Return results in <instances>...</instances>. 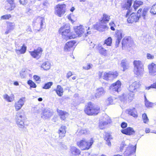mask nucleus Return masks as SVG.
I'll return each instance as SVG.
<instances>
[{
    "label": "nucleus",
    "mask_w": 156,
    "mask_h": 156,
    "mask_svg": "<svg viewBox=\"0 0 156 156\" xmlns=\"http://www.w3.org/2000/svg\"><path fill=\"white\" fill-rule=\"evenodd\" d=\"M57 112L60 117V118L62 120H64L69 115L68 113L65 111L58 109Z\"/></svg>",
    "instance_id": "nucleus-21"
},
{
    "label": "nucleus",
    "mask_w": 156,
    "mask_h": 156,
    "mask_svg": "<svg viewBox=\"0 0 156 156\" xmlns=\"http://www.w3.org/2000/svg\"><path fill=\"white\" fill-rule=\"evenodd\" d=\"M25 101V98L22 97L20 98L18 101L15 102L14 104V107L16 111H18L21 109L24 105Z\"/></svg>",
    "instance_id": "nucleus-10"
},
{
    "label": "nucleus",
    "mask_w": 156,
    "mask_h": 156,
    "mask_svg": "<svg viewBox=\"0 0 156 156\" xmlns=\"http://www.w3.org/2000/svg\"><path fill=\"white\" fill-rule=\"evenodd\" d=\"M142 119L144 122L145 123H147L149 122V119H148L147 115L146 113H144L142 115Z\"/></svg>",
    "instance_id": "nucleus-45"
},
{
    "label": "nucleus",
    "mask_w": 156,
    "mask_h": 156,
    "mask_svg": "<svg viewBox=\"0 0 156 156\" xmlns=\"http://www.w3.org/2000/svg\"><path fill=\"white\" fill-rule=\"evenodd\" d=\"M104 118L103 120L100 122L99 126L101 129H103L104 128V126L110 123L111 120L109 117L106 115L104 117Z\"/></svg>",
    "instance_id": "nucleus-15"
},
{
    "label": "nucleus",
    "mask_w": 156,
    "mask_h": 156,
    "mask_svg": "<svg viewBox=\"0 0 156 156\" xmlns=\"http://www.w3.org/2000/svg\"><path fill=\"white\" fill-rule=\"evenodd\" d=\"M11 17L10 14H6L5 15L2 16L1 17V19L3 20H8Z\"/></svg>",
    "instance_id": "nucleus-54"
},
{
    "label": "nucleus",
    "mask_w": 156,
    "mask_h": 156,
    "mask_svg": "<svg viewBox=\"0 0 156 156\" xmlns=\"http://www.w3.org/2000/svg\"><path fill=\"white\" fill-rule=\"evenodd\" d=\"M141 9H140L138 11L137 14V15H140V18L141 17V13H142V11Z\"/></svg>",
    "instance_id": "nucleus-61"
},
{
    "label": "nucleus",
    "mask_w": 156,
    "mask_h": 156,
    "mask_svg": "<svg viewBox=\"0 0 156 156\" xmlns=\"http://www.w3.org/2000/svg\"><path fill=\"white\" fill-rule=\"evenodd\" d=\"M104 48L105 47H103V45L102 46H99L98 48L100 53L104 56H106L107 54V50Z\"/></svg>",
    "instance_id": "nucleus-33"
},
{
    "label": "nucleus",
    "mask_w": 156,
    "mask_h": 156,
    "mask_svg": "<svg viewBox=\"0 0 156 156\" xmlns=\"http://www.w3.org/2000/svg\"><path fill=\"white\" fill-rule=\"evenodd\" d=\"M140 85V84L139 82L135 81L129 86V90L130 92H135L136 89L139 87Z\"/></svg>",
    "instance_id": "nucleus-17"
},
{
    "label": "nucleus",
    "mask_w": 156,
    "mask_h": 156,
    "mask_svg": "<svg viewBox=\"0 0 156 156\" xmlns=\"http://www.w3.org/2000/svg\"><path fill=\"white\" fill-rule=\"evenodd\" d=\"M41 67L44 70H48L50 68V63L49 62H45L41 65Z\"/></svg>",
    "instance_id": "nucleus-35"
},
{
    "label": "nucleus",
    "mask_w": 156,
    "mask_h": 156,
    "mask_svg": "<svg viewBox=\"0 0 156 156\" xmlns=\"http://www.w3.org/2000/svg\"><path fill=\"white\" fill-rule=\"evenodd\" d=\"M72 75V73L71 71H69L67 74L66 77L67 78H69Z\"/></svg>",
    "instance_id": "nucleus-62"
},
{
    "label": "nucleus",
    "mask_w": 156,
    "mask_h": 156,
    "mask_svg": "<svg viewBox=\"0 0 156 156\" xmlns=\"http://www.w3.org/2000/svg\"><path fill=\"white\" fill-rule=\"evenodd\" d=\"M136 149V145L135 146L131 145L127 147L126 151L124 153V156H129L133 153H135Z\"/></svg>",
    "instance_id": "nucleus-11"
},
{
    "label": "nucleus",
    "mask_w": 156,
    "mask_h": 156,
    "mask_svg": "<svg viewBox=\"0 0 156 156\" xmlns=\"http://www.w3.org/2000/svg\"><path fill=\"white\" fill-rule=\"evenodd\" d=\"M147 58L148 59H152L154 58V56L153 55L148 53L147 54Z\"/></svg>",
    "instance_id": "nucleus-56"
},
{
    "label": "nucleus",
    "mask_w": 156,
    "mask_h": 156,
    "mask_svg": "<svg viewBox=\"0 0 156 156\" xmlns=\"http://www.w3.org/2000/svg\"><path fill=\"white\" fill-rule=\"evenodd\" d=\"M127 126V123H126L125 122H122L121 124V126L123 129L126 128Z\"/></svg>",
    "instance_id": "nucleus-58"
},
{
    "label": "nucleus",
    "mask_w": 156,
    "mask_h": 156,
    "mask_svg": "<svg viewBox=\"0 0 156 156\" xmlns=\"http://www.w3.org/2000/svg\"><path fill=\"white\" fill-rule=\"evenodd\" d=\"M42 51V49L41 47H38L37 49H35L33 51H30V53L33 58H39L41 57Z\"/></svg>",
    "instance_id": "nucleus-9"
},
{
    "label": "nucleus",
    "mask_w": 156,
    "mask_h": 156,
    "mask_svg": "<svg viewBox=\"0 0 156 156\" xmlns=\"http://www.w3.org/2000/svg\"><path fill=\"white\" fill-rule=\"evenodd\" d=\"M124 34L122 30H118L116 33L115 39L116 40L115 47H118L122 38L124 37Z\"/></svg>",
    "instance_id": "nucleus-8"
},
{
    "label": "nucleus",
    "mask_w": 156,
    "mask_h": 156,
    "mask_svg": "<svg viewBox=\"0 0 156 156\" xmlns=\"http://www.w3.org/2000/svg\"><path fill=\"white\" fill-rule=\"evenodd\" d=\"M107 102L108 103V105H112L115 104V102L113 100V99L112 97L108 98V99Z\"/></svg>",
    "instance_id": "nucleus-50"
},
{
    "label": "nucleus",
    "mask_w": 156,
    "mask_h": 156,
    "mask_svg": "<svg viewBox=\"0 0 156 156\" xmlns=\"http://www.w3.org/2000/svg\"><path fill=\"white\" fill-rule=\"evenodd\" d=\"M150 131V129L149 128H146L145 130V132L146 133H148Z\"/></svg>",
    "instance_id": "nucleus-64"
},
{
    "label": "nucleus",
    "mask_w": 156,
    "mask_h": 156,
    "mask_svg": "<svg viewBox=\"0 0 156 156\" xmlns=\"http://www.w3.org/2000/svg\"><path fill=\"white\" fill-rule=\"evenodd\" d=\"M148 11V9L147 8H144L142 14H141V17L142 16L143 17V19H145L146 15Z\"/></svg>",
    "instance_id": "nucleus-49"
},
{
    "label": "nucleus",
    "mask_w": 156,
    "mask_h": 156,
    "mask_svg": "<svg viewBox=\"0 0 156 156\" xmlns=\"http://www.w3.org/2000/svg\"><path fill=\"white\" fill-rule=\"evenodd\" d=\"M70 27L69 24H65L62 26L59 30V32L63 37L66 39L68 38L71 39L74 38L70 34Z\"/></svg>",
    "instance_id": "nucleus-1"
},
{
    "label": "nucleus",
    "mask_w": 156,
    "mask_h": 156,
    "mask_svg": "<svg viewBox=\"0 0 156 156\" xmlns=\"http://www.w3.org/2000/svg\"><path fill=\"white\" fill-rule=\"evenodd\" d=\"M27 83L31 87L33 88H36V85L35 83L31 80H28L27 81Z\"/></svg>",
    "instance_id": "nucleus-48"
},
{
    "label": "nucleus",
    "mask_w": 156,
    "mask_h": 156,
    "mask_svg": "<svg viewBox=\"0 0 156 156\" xmlns=\"http://www.w3.org/2000/svg\"><path fill=\"white\" fill-rule=\"evenodd\" d=\"M140 15H137V14L135 13H133L127 19L128 22L129 23H132L134 22H136L139 20Z\"/></svg>",
    "instance_id": "nucleus-13"
},
{
    "label": "nucleus",
    "mask_w": 156,
    "mask_h": 156,
    "mask_svg": "<svg viewBox=\"0 0 156 156\" xmlns=\"http://www.w3.org/2000/svg\"><path fill=\"white\" fill-rule=\"evenodd\" d=\"M20 3L21 4L24 5L26 4L27 2V0H20Z\"/></svg>",
    "instance_id": "nucleus-60"
},
{
    "label": "nucleus",
    "mask_w": 156,
    "mask_h": 156,
    "mask_svg": "<svg viewBox=\"0 0 156 156\" xmlns=\"http://www.w3.org/2000/svg\"><path fill=\"white\" fill-rule=\"evenodd\" d=\"M23 113L20 112L16 113L15 119L17 125L20 128L24 127V120L23 119Z\"/></svg>",
    "instance_id": "nucleus-5"
},
{
    "label": "nucleus",
    "mask_w": 156,
    "mask_h": 156,
    "mask_svg": "<svg viewBox=\"0 0 156 156\" xmlns=\"http://www.w3.org/2000/svg\"><path fill=\"white\" fill-rule=\"evenodd\" d=\"M60 147L62 150H66L67 149V147L65 144L61 143L60 144Z\"/></svg>",
    "instance_id": "nucleus-57"
},
{
    "label": "nucleus",
    "mask_w": 156,
    "mask_h": 156,
    "mask_svg": "<svg viewBox=\"0 0 156 156\" xmlns=\"http://www.w3.org/2000/svg\"><path fill=\"white\" fill-rule=\"evenodd\" d=\"M151 38L149 36H146V37H144L143 42L144 44H147L149 43L151 41Z\"/></svg>",
    "instance_id": "nucleus-44"
},
{
    "label": "nucleus",
    "mask_w": 156,
    "mask_h": 156,
    "mask_svg": "<svg viewBox=\"0 0 156 156\" xmlns=\"http://www.w3.org/2000/svg\"><path fill=\"white\" fill-rule=\"evenodd\" d=\"M92 66V65L90 63H87L86 66H83V68L85 70H88L90 69L91 67Z\"/></svg>",
    "instance_id": "nucleus-55"
},
{
    "label": "nucleus",
    "mask_w": 156,
    "mask_h": 156,
    "mask_svg": "<svg viewBox=\"0 0 156 156\" xmlns=\"http://www.w3.org/2000/svg\"><path fill=\"white\" fill-rule=\"evenodd\" d=\"M145 106L148 108L152 107L153 105V103L150 102L148 100L146 101L145 102Z\"/></svg>",
    "instance_id": "nucleus-51"
},
{
    "label": "nucleus",
    "mask_w": 156,
    "mask_h": 156,
    "mask_svg": "<svg viewBox=\"0 0 156 156\" xmlns=\"http://www.w3.org/2000/svg\"><path fill=\"white\" fill-rule=\"evenodd\" d=\"M58 133L59 134V137L62 138L65 136L66 133V127L65 126H62L59 129Z\"/></svg>",
    "instance_id": "nucleus-19"
},
{
    "label": "nucleus",
    "mask_w": 156,
    "mask_h": 156,
    "mask_svg": "<svg viewBox=\"0 0 156 156\" xmlns=\"http://www.w3.org/2000/svg\"><path fill=\"white\" fill-rule=\"evenodd\" d=\"M110 16L105 13L103 14L102 19L100 21L101 24H106L110 20Z\"/></svg>",
    "instance_id": "nucleus-22"
},
{
    "label": "nucleus",
    "mask_w": 156,
    "mask_h": 156,
    "mask_svg": "<svg viewBox=\"0 0 156 156\" xmlns=\"http://www.w3.org/2000/svg\"><path fill=\"white\" fill-rule=\"evenodd\" d=\"M53 114L52 112L48 109H44L43 111L41 118L43 119H47L50 118Z\"/></svg>",
    "instance_id": "nucleus-16"
},
{
    "label": "nucleus",
    "mask_w": 156,
    "mask_h": 156,
    "mask_svg": "<svg viewBox=\"0 0 156 156\" xmlns=\"http://www.w3.org/2000/svg\"><path fill=\"white\" fill-rule=\"evenodd\" d=\"M133 71L135 75L138 76H142L143 74L144 68L141 62L139 60H135L133 62Z\"/></svg>",
    "instance_id": "nucleus-2"
},
{
    "label": "nucleus",
    "mask_w": 156,
    "mask_h": 156,
    "mask_svg": "<svg viewBox=\"0 0 156 156\" xmlns=\"http://www.w3.org/2000/svg\"><path fill=\"white\" fill-rule=\"evenodd\" d=\"M105 94V91L103 87L98 88L96 90V93L95 94L96 98H99Z\"/></svg>",
    "instance_id": "nucleus-27"
},
{
    "label": "nucleus",
    "mask_w": 156,
    "mask_h": 156,
    "mask_svg": "<svg viewBox=\"0 0 156 156\" xmlns=\"http://www.w3.org/2000/svg\"><path fill=\"white\" fill-rule=\"evenodd\" d=\"M121 132L123 134L128 135H131L134 133L135 132L133 128L128 127L127 128L121 130Z\"/></svg>",
    "instance_id": "nucleus-18"
},
{
    "label": "nucleus",
    "mask_w": 156,
    "mask_h": 156,
    "mask_svg": "<svg viewBox=\"0 0 156 156\" xmlns=\"http://www.w3.org/2000/svg\"><path fill=\"white\" fill-rule=\"evenodd\" d=\"M15 26V25L13 23H9L7 24V30L11 31L14 29Z\"/></svg>",
    "instance_id": "nucleus-43"
},
{
    "label": "nucleus",
    "mask_w": 156,
    "mask_h": 156,
    "mask_svg": "<svg viewBox=\"0 0 156 156\" xmlns=\"http://www.w3.org/2000/svg\"><path fill=\"white\" fill-rule=\"evenodd\" d=\"M121 82L119 80L117 81L115 83H113L110 86V88L113 91L119 92L121 90Z\"/></svg>",
    "instance_id": "nucleus-14"
},
{
    "label": "nucleus",
    "mask_w": 156,
    "mask_h": 156,
    "mask_svg": "<svg viewBox=\"0 0 156 156\" xmlns=\"http://www.w3.org/2000/svg\"><path fill=\"white\" fill-rule=\"evenodd\" d=\"M104 138L105 140L106 141L108 146H111V144L110 140L112 139L111 136L108 133H106L104 137Z\"/></svg>",
    "instance_id": "nucleus-30"
},
{
    "label": "nucleus",
    "mask_w": 156,
    "mask_h": 156,
    "mask_svg": "<svg viewBox=\"0 0 156 156\" xmlns=\"http://www.w3.org/2000/svg\"><path fill=\"white\" fill-rule=\"evenodd\" d=\"M75 31L76 34L79 37H80L84 32V29L83 28V26L80 25L75 29Z\"/></svg>",
    "instance_id": "nucleus-20"
},
{
    "label": "nucleus",
    "mask_w": 156,
    "mask_h": 156,
    "mask_svg": "<svg viewBox=\"0 0 156 156\" xmlns=\"http://www.w3.org/2000/svg\"><path fill=\"white\" fill-rule=\"evenodd\" d=\"M27 75V71L26 70L22 71L20 74V75L22 78H24L26 77Z\"/></svg>",
    "instance_id": "nucleus-52"
},
{
    "label": "nucleus",
    "mask_w": 156,
    "mask_h": 156,
    "mask_svg": "<svg viewBox=\"0 0 156 156\" xmlns=\"http://www.w3.org/2000/svg\"><path fill=\"white\" fill-rule=\"evenodd\" d=\"M143 2L140 1L136 0L135 1L133 6L134 9L136 10L137 8L140 5H142Z\"/></svg>",
    "instance_id": "nucleus-42"
},
{
    "label": "nucleus",
    "mask_w": 156,
    "mask_h": 156,
    "mask_svg": "<svg viewBox=\"0 0 156 156\" xmlns=\"http://www.w3.org/2000/svg\"><path fill=\"white\" fill-rule=\"evenodd\" d=\"M26 49V47L23 45L20 49H16V52L17 54H23L25 52Z\"/></svg>",
    "instance_id": "nucleus-37"
},
{
    "label": "nucleus",
    "mask_w": 156,
    "mask_h": 156,
    "mask_svg": "<svg viewBox=\"0 0 156 156\" xmlns=\"http://www.w3.org/2000/svg\"><path fill=\"white\" fill-rule=\"evenodd\" d=\"M118 75V73L116 71H109L104 73L103 78L106 80H112L116 78Z\"/></svg>",
    "instance_id": "nucleus-6"
},
{
    "label": "nucleus",
    "mask_w": 156,
    "mask_h": 156,
    "mask_svg": "<svg viewBox=\"0 0 156 156\" xmlns=\"http://www.w3.org/2000/svg\"><path fill=\"white\" fill-rule=\"evenodd\" d=\"M34 80L40 82L41 81L40 78V77L37 75H34L33 76Z\"/></svg>",
    "instance_id": "nucleus-59"
},
{
    "label": "nucleus",
    "mask_w": 156,
    "mask_h": 156,
    "mask_svg": "<svg viewBox=\"0 0 156 156\" xmlns=\"http://www.w3.org/2000/svg\"><path fill=\"white\" fill-rule=\"evenodd\" d=\"M148 68L149 75L152 76H156V64L152 63L148 65Z\"/></svg>",
    "instance_id": "nucleus-12"
},
{
    "label": "nucleus",
    "mask_w": 156,
    "mask_h": 156,
    "mask_svg": "<svg viewBox=\"0 0 156 156\" xmlns=\"http://www.w3.org/2000/svg\"><path fill=\"white\" fill-rule=\"evenodd\" d=\"M150 12L154 15L156 14V4L152 6Z\"/></svg>",
    "instance_id": "nucleus-47"
},
{
    "label": "nucleus",
    "mask_w": 156,
    "mask_h": 156,
    "mask_svg": "<svg viewBox=\"0 0 156 156\" xmlns=\"http://www.w3.org/2000/svg\"><path fill=\"white\" fill-rule=\"evenodd\" d=\"M121 65L122 67L123 68V71H124L128 68V63L127 62V60L125 59L123 60L122 61Z\"/></svg>",
    "instance_id": "nucleus-40"
},
{
    "label": "nucleus",
    "mask_w": 156,
    "mask_h": 156,
    "mask_svg": "<svg viewBox=\"0 0 156 156\" xmlns=\"http://www.w3.org/2000/svg\"><path fill=\"white\" fill-rule=\"evenodd\" d=\"M70 151L72 154L76 155L80 154V151L79 150L74 147H72L70 149Z\"/></svg>",
    "instance_id": "nucleus-32"
},
{
    "label": "nucleus",
    "mask_w": 156,
    "mask_h": 156,
    "mask_svg": "<svg viewBox=\"0 0 156 156\" xmlns=\"http://www.w3.org/2000/svg\"><path fill=\"white\" fill-rule=\"evenodd\" d=\"M126 146L125 144H122V145H121L120 147V150L121 151H122L123 149V147Z\"/></svg>",
    "instance_id": "nucleus-63"
},
{
    "label": "nucleus",
    "mask_w": 156,
    "mask_h": 156,
    "mask_svg": "<svg viewBox=\"0 0 156 156\" xmlns=\"http://www.w3.org/2000/svg\"><path fill=\"white\" fill-rule=\"evenodd\" d=\"M99 108L97 107L91 102H89L85 108L84 112L89 115H96L99 112Z\"/></svg>",
    "instance_id": "nucleus-3"
},
{
    "label": "nucleus",
    "mask_w": 156,
    "mask_h": 156,
    "mask_svg": "<svg viewBox=\"0 0 156 156\" xmlns=\"http://www.w3.org/2000/svg\"><path fill=\"white\" fill-rule=\"evenodd\" d=\"M6 1L8 2L10 6L9 8H7V7H6V9L9 10H12L15 7V5L14 2V0H6Z\"/></svg>",
    "instance_id": "nucleus-31"
},
{
    "label": "nucleus",
    "mask_w": 156,
    "mask_h": 156,
    "mask_svg": "<svg viewBox=\"0 0 156 156\" xmlns=\"http://www.w3.org/2000/svg\"><path fill=\"white\" fill-rule=\"evenodd\" d=\"M54 90L55 91L56 93L59 96H61L63 95V90L61 86L58 85L56 89H55Z\"/></svg>",
    "instance_id": "nucleus-29"
},
{
    "label": "nucleus",
    "mask_w": 156,
    "mask_h": 156,
    "mask_svg": "<svg viewBox=\"0 0 156 156\" xmlns=\"http://www.w3.org/2000/svg\"><path fill=\"white\" fill-rule=\"evenodd\" d=\"M76 42L73 41H70L67 42L65 46L64 49L65 51H69L71 48L74 46Z\"/></svg>",
    "instance_id": "nucleus-25"
},
{
    "label": "nucleus",
    "mask_w": 156,
    "mask_h": 156,
    "mask_svg": "<svg viewBox=\"0 0 156 156\" xmlns=\"http://www.w3.org/2000/svg\"><path fill=\"white\" fill-rule=\"evenodd\" d=\"M112 42V40L111 37H109L105 41L104 43L103 44L104 47L106 48V46H110L111 45Z\"/></svg>",
    "instance_id": "nucleus-34"
},
{
    "label": "nucleus",
    "mask_w": 156,
    "mask_h": 156,
    "mask_svg": "<svg viewBox=\"0 0 156 156\" xmlns=\"http://www.w3.org/2000/svg\"><path fill=\"white\" fill-rule=\"evenodd\" d=\"M133 0H127L126 2L125 1L123 2L122 5V8L126 9L127 10H129L131 6L132 2Z\"/></svg>",
    "instance_id": "nucleus-23"
},
{
    "label": "nucleus",
    "mask_w": 156,
    "mask_h": 156,
    "mask_svg": "<svg viewBox=\"0 0 156 156\" xmlns=\"http://www.w3.org/2000/svg\"><path fill=\"white\" fill-rule=\"evenodd\" d=\"M3 98L8 102H11L14 100V95L12 94L10 96H9L7 94H5L3 95Z\"/></svg>",
    "instance_id": "nucleus-26"
},
{
    "label": "nucleus",
    "mask_w": 156,
    "mask_h": 156,
    "mask_svg": "<svg viewBox=\"0 0 156 156\" xmlns=\"http://www.w3.org/2000/svg\"><path fill=\"white\" fill-rule=\"evenodd\" d=\"M128 113L129 115L134 117H137V112L136 111L135 108H134L129 109Z\"/></svg>",
    "instance_id": "nucleus-36"
},
{
    "label": "nucleus",
    "mask_w": 156,
    "mask_h": 156,
    "mask_svg": "<svg viewBox=\"0 0 156 156\" xmlns=\"http://www.w3.org/2000/svg\"><path fill=\"white\" fill-rule=\"evenodd\" d=\"M129 38L125 37L123 38L122 43V48L123 47H130L129 44Z\"/></svg>",
    "instance_id": "nucleus-28"
},
{
    "label": "nucleus",
    "mask_w": 156,
    "mask_h": 156,
    "mask_svg": "<svg viewBox=\"0 0 156 156\" xmlns=\"http://www.w3.org/2000/svg\"><path fill=\"white\" fill-rule=\"evenodd\" d=\"M134 92H130L129 94L127 96L126 94H123V98L125 99H127L128 98L130 100L132 99V98L133 97L134 94Z\"/></svg>",
    "instance_id": "nucleus-39"
},
{
    "label": "nucleus",
    "mask_w": 156,
    "mask_h": 156,
    "mask_svg": "<svg viewBox=\"0 0 156 156\" xmlns=\"http://www.w3.org/2000/svg\"><path fill=\"white\" fill-rule=\"evenodd\" d=\"M78 133V134L79 135H82L83 134H87L89 133V131L87 129L85 128H83L77 131Z\"/></svg>",
    "instance_id": "nucleus-41"
},
{
    "label": "nucleus",
    "mask_w": 156,
    "mask_h": 156,
    "mask_svg": "<svg viewBox=\"0 0 156 156\" xmlns=\"http://www.w3.org/2000/svg\"><path fill=\"white\" fill-rule=\"evenodd\" d=\"M66 6L65 4H58L55 9V13L58 16L61 17L65 12Z\"/></svg>",
    "instance_id": "nucleus-7"
},
{
    "label": "nucleus",
    "mask_w": 156,
    "mask_h": 156,
    "mask_svg": "<svg viewBox=\"0 0 156 156\" xmlns=\"http://www.w3.org/2000/svg\"><path fill=\"white\" fill-rule=\"evenodd\" d=\"M106 24H101L99 21V25L97 26L96 29L97 30L100 31H104L107 30L108 27L106 25Z\"/></svg>",
    "instance_id": "nucleus-24"
},
{
    "label": "nucleus",
    "mask_w": 156,
    "mask_h": 156,
    "mask_svg": "<svg viewBox=\"0 0 156 156\" xmlns=\"http://www.w3.org/2000/svg\"><path fill=\"white\" fill-rule=\"evenodd\" d=\"M52 84L53 83L52 82H48L44 84V86L43 87V88L44 89H48L51 87Z\"/></svg>",
    "instance_id": "nucleus-46"
},
{
    "label": "nucleus",
    "mask_w": 156,
    "mask_h": 156,
    "mask_svg": "<svg viewBox=\"0 0 156 156\" xmlns=\"http://www.w3.org/2000/svg\"><path fill=\"white\" fill-rule=\"evenodd\" d=\"M39 23L41 26V28H42L44 25V19L42 17H39L36 20V22Z\"/></svg>",
    "instance_id": "nucleus-38"
},
{
    "label": "nucleus",
    "mask_w": 156,
    "mask_h": 156,
    "mask_svg": "<svg viewBox=\"0 0 156 156\" xmlns=\"http://www.w3.org/2000/svg\"><path fill=\"white\" fill-rule=\"evenodd\" d=\"M94 141L92 138H91L90 141L88 142L85 139H83L80 141L77 142V145L82 150L89 149L93 143Z\"/></svg>",
    "instance_id": "nucleus-4"
},
{
    "label": "nucleus",
    "mask_w": 156,
    "mask_h": 156,
    "mask_svg": "<svg viewBox=\"0 0 156 156\" xmlns=\"http://www.w3.org/2000/svg\"><path fill=\"white\" fill-rule=\"evenodd\" d=\"M151 88L156 89V83H154L153 84H151L150 86L148 87H146L145 89L149 90Z\"/></svg>",
    "instance_id": "nucleus-53"
}]
</instances>
